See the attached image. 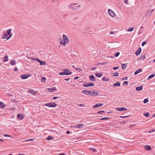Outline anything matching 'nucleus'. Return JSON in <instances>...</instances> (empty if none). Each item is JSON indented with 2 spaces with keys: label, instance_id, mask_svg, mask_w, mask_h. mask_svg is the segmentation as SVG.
I'll use <instances>...</instances> for the list:
<instances>
[{
  "label": "nucleus",
  "instance_id": "f257e3e1",
  "mask_svg": "<svg viewBox=\"0 0 155 155\" xmlns=\"http://www.w3.org/2000/svg\"><path fill=\"white\" fill-rule=\"evenodd\" d=\"M63 40H61L60 42L61 45H63V46H66V44L69 43V39L68 37L66 35H64L63 36Z\"/></svg>",
  "mask_w": 155,
  "mask_h": 155
},
{
  "label": "nucleus",
  "instance_id": "f03ea898",
  "mask_svg": "<svg viewBox=\"0 0 155 155\" xmlns=\"http://www.w3.org/2000/svg\"><path fill=\"white\" fill-rule=\"evenodd\" d=\"M68 8L71 10H78V8H80L81 7V5H78V3H71L68 6Z\"/></svg>",
  "mask_w": 155,
  "mask_h": 155
},
{
  "label": "nucleus",
  "instance_id": "7ed1b4c3",
  "mask_svg": "<svg viewBox=\"0 0 155 155\" xmlns=\"http://www.w3.org/2000/svg\"><path fill=\"white\" fill-rule=\"evenodd\" d=\"M45 105L49 107H55L57 106V104L54 102H51L45 104Z\"/></svg>",
  "mask_w": 155,
  "mask_h": 155
},
{
  "label": "nucleus",
  "instance_id": "20e7f679",
  "mask_svg": "<svg viewBox=\"0 0 155 155\" xmlns=\"http://www.w3.org/2000/svg\"><path fill=\"white\" fill-rule=\"evenodd\" d=\"M63 71H64L66 75H70L72 74V73L68 69H66L63 70Z\"/></svg>",
  "mask_w": 155,
  "mask_h": 155
},
{
  "label": "nucleus",
  "instance_id": "39448f33",
  "mask_svg": "<svg viewBox=\"0 0 155 155\" xmlns=\"http://www.w3.org/2000/svg\"><path fill=\"white\" fill-rule=\"evenodd\" d=\"M99 93L98 92L94 91H91L90 92V95L92 96H96L98 95Z\"/></svg>",
  "mask_w": 155,
  "mask_h": 155
},
{
  "label": "nucleus",
  "instance_id": "423d86ee",
  "mask_svg": "<svg viewBox=\"0 0 155 155\" xmlns=\"http://www.w3.org/2000/svg\"><path fill=\"white\" fill-rule=\"evenodd\" d=\"M108 13L109 15L112 17H114L115 16L114 13L111 9L108 10Z\"/></svg>",
  "mask_w": 155,
  "mask_h": 155
},
{
  "label": "nucleus",
  "instance_id": "0eeeda50",
  "mask_svg": "<svg viewBox=\"0 0 155 155\" xmlns=\"http://www.w3.org/2000/svg\"><path fill=\"white\" fill-rule=\"evenodd\" d=\"M83 126H84V124H78L77 125L72 126L71 127H73V128H80L81 127H83Z\"/></svg>",
  "mask_w": 155,
  "mask_h": 155
},
{
  "label": "nucleus",
  "instance_id": "6e6552de",
  "mask_svg": "<svg viewBox=\"0 0 155 155\" xmlns=\"http://www.w3.org/2000/svg\"><path fill=\"white\" fill-rule=\"evenodd\" d=\"M90 92L91 91L88 90H84L82 91L83 93L87 95H90Z\"/></svg>",
  "mask_w": 155,
  "mask_h": 155
},
{
  "label": "nucleus",
  "instance_id": "1a4fd4ad",
  "mask_svg": "<svg viewBox=\"0 0 155 155\" xmlns=\"http://www.w3.org/2000/svg\"><path fill=\"white\" fill-rule=\"evenodd\" d=\"M127 109L125 107H118L116 108V110L119 111H126Z\"/></svg>",
  "mask_w": 155,
  "mask_h": 155
},
{
  "label": "nucleus",
  "instance_id": "9d476101",
  "mask_svg": "<svg viewBox=\"0 0 155 155\" xmlns=\"http://www.w3.org/2000/svg\"><path fill=\"white\" fill-rule=\"evenodd\" d=\"M103 105L102 104H97L93 106V107L94 108H96L101 107Z\"/></svg>",
  "mask_w": 155,
  "mask_h": 155
},
{
  "label": "nucleus",
  "instance_id": "9b49d317",
  "mask_svg": "<svg viewBox=\"0 0 155 155\" xmlns=\"http://www.w3.org/2000/svg\"><path fill=\"white\" fill-rule=\"evenodd\" d=\"M17 118L20 120H22L24 118V116L22 114H18L17 115Z\"/></svg>",
  "mask_w": 155,
  "mask_h": 155
},
{
  "label": "nucleus",
  "instance_id": "f8f14e48",
  "mask_svg": "<svg viewBox=\"0 0 155 155\" xmlns=\"http://www.w3.org/2000/svg\"><path fill=\"white\" fill-rule=\"evenodd\" d=\"M141 48H139L137 51L135 52V54L136 55H139L141 53Z\"/></svg>",
  "mask_w": 155,
  "mask_h": 155
},
{
  "label": "nucleus",
  "instance_id": "ddd939ff",
  "mask_svg": "<svg viewBox=\"0 0 155 155\" xmlns=\"http://www.w3.org/2000/svg\"><path fill=\"white\" fill-rule=\"evenodd\" d=\"M55 90H56V89L55 88V87H53L51 88H48V91L50 92H53Z\"/></svg>",
  "mask_w": 155,
  "mask_h": 155
},
{
  "label": "nucleus",
  "instance_id": "4468645a",
  "mask_svg": "<svg viewBox=\"0 0 155 155\" xmlns=\"http://www.w3.org/2000/svg\"><path fill=\"white\" fill-rule=\"evenodd\" d=\"M144 147L145 149L148 150H150L151 149V147L149 145H145Z\"/></svg>",
  "mask_w": 155,
  "mask_h": 155
},
{
  "label": "nucleus",
  "instance_id": "2eb2a0df",
  "mask_svg": "<svg viewBox=\"0 0 155 155\" xmlns=\"http://www.w3.org/2000/svg\"><path fill=\"white\" fill-rule=\"evenodd\" d=\"M29 75H27L26 74H23L21 76V78L22 79H25L27 78L28 77Z\"/></svg>",
  "mask_w": 155,
  "mask_h": 155
},
{
  "label": "nucleus",
  "instance_id": "dca6fc26",
  "mask_svg": "<svg viewBox=\"0 0 155 155\" xmlns=\"http://www.w3.org/2000/svg\"><path fill=\"white\" fill-rule=\"evenodd\" d=\"M136 90L138 91H141L143 89V87L142 86H140L136 87Z\"/></svg>",
  "mask_w": 155,
  "mask_h": 155
},
{
  "label": "nucleus",
  "instance_id": "f3484780",
  "mask_svg": "<svg viewBox=\"0 0 155 155\" xmlns=\"http://www.w3.org/2000/svg\"><path fill=\"white\" fill-rule=\"evenodd\" d=\"M89 78L90 80L92 81H94L95 80V78L93 75H91Z\"/></svg>",
  "mask_w": 155,
  "mask_h": 155
},
{
  "label": "nucleus",
  "instance_id": "a211bd4d",
  "mask_svg": "<svg viewBox=\"0 0 155 155\" xmlns=\"http://www.w3.org/2000/svg\"><path fill=\"white\" fill-rule=\"evenodd\" d=\"M120 83L119 82H117L113 84V86H114V87L119 86H120Z\"/></svg>",
  "mask_w": 155,
  "mask_h": 155
},
{
  "label": "nucleus",
  "instance_id": "6ab92c4d",
  "mask_svg": "<svg viewBox=\"0 0 155 155\" xmlns=\"http://www.w3.org/2000/svg\"><path fill=\"white\" fill-rule=\"evenodd\" d=\"M30 93L33 95L37 93V91L33 90H30Z\"/></svg>",
  "mask_w": 155,
  "mask_h": 155
},
{
  "label": "nucleus",
  "instance_id": "aec40b11",
  "mask_svg": "<svg viewBox=\"0 0 155 155\" xmlns=\"http://www.w3.org/2000/svg\"><path fill=\"white\" fill-rule=\"evenodd\" d=\"M141 71H142V69L140 68V69L137 70H136L135 71L134 74H139V73H140Z\"/></svg>",
  "mask_w": 155,
  "mask_h": 155
},
{
  "label": "nucleus",
  "instance_id": "412c9836",
  "mask_svg": "<svg viewBox=\"0 0 155 155\" xmlns=\"http://www.w3.org/2000/svg\"><path fill=\"white\" fill-rule=\"evenodd\" d=\"M122 68L123 70H125L127 68V66L125 64H122L121 65Z\"/></svg>",
  "mask_w": 155,
  "mask_h": 155
},
{
  "label": "nucleus",
  "instance_id": "4be33fe9",
  "mask_svg": "<svg viewBox=\"0 0 155 155\" xmlns=\"http://www.w3.org/2000/svg\"><path fill=\"white\" fill-rule=\"evenodd\" d=\"M0 105L1 106V108H3L5 107V104L2 102H0Z\"/></svg>",
  "mask_w": 155,
  "mask_h": 155
},
{
  "label": "nucleus",
  "instance_id": "5701e85b",
  "mask_svg": "<svg viewBox=\"0 0 155 155\" xmlns=\"http://www.w3.org/2000/svg\"><path fill=\"white\" fill-rule=\"evenodd\" d=\"M10 64L12 65H14L16 64V61L15 60H12L10 62Z\"/></svg>",
  "mask_w": 155,
  "mask_h": 155
},
{
  "label": "nucleus",
  "instance_id": "b1692460",
  "mask_svg": "<svg viewBox=\"0 0 155 155\" xmlns=\"http://www.w3.org/2000/svg\"><path fill=\"white\" fill-rule=\"evenodd\" d=\"M95 75L98 77H101L102 76V74L101 73H96L95 74Z\"/></svg>",
  "mask_w": 155,
  "mask_h": 155
},
{
  "label": "nucleus",
  "instance_id": "393cba45",
  "mask_svg": "<svg viewBox=\"0 0 155 155\" xmlns=\"http://www.w3.org/2000/svg\"><path fill=\"white\" fill-rule=\"evenodd\" d=\"M8 35L6 33L3 34L2 35V37L3 39L6 38L8 36Z\"/></svg>",
  "mask_w": 155,
  "mask_h": 155
},
{
  "label": "nucleus",
  "instance_id": "a878e982",
  "mask_svg": "<svg viewBox=\"0 0 155 155\" xmlns=\"http://www.w3.org/2000/svg\"><path fill=\"white\" fill-rule=\"evenodd\" d=\"M154 76H155V74H151V75H150V76L148 77V78L147 79H148V80L150 79H151V78H153Z\"/></svg>",
  "mask_w": 155,
  "mask_h": 155
},
{
  "label": "nucleus",
  "instance_id": "bb28decb",
  "mask_svg": "<svg viewBox=\"0 0 155 155\" xmlns=\"http://www.w3.org/2000/svg\"><path fill=\"white\" fill-rule=\"evenodd\" d=\"M11 29H9L7 30V35H11Z\"/></svg>",
  "mask_w": 155,
  "mask_h": 155
},
{
  "label": "nucleus",
  "instance_id": "cd10ccee",
  "mask_svg": "<svg viewBox=\"0 0 155 155\" xmlns=\"http://www.w3.org/2000/svg\"><path fill=\"white\" fill-rule=\"evenodd\" d=\"M46 81V78L44 77H42L41 79V81L43 83H45Z\"/></svg>",
  "mask_w": 155,
  "mask_h": 155
},
{
  "label": "nucleus",
  "instance_id": "c85d7f7f",
  "mask_svg": "<svg viewBox=\"0 0 155 155\" xmlns=\"http://www.w3.org/2000/svg\"><path fill=\"white\" fill-rule=\"evenodd\" d=\"M89 150L90 151H93V152H95L96 151V149L94 148H89Z\"/></svg>",
  "mask_w": 155,
  "mask_h": 155
},
{
  "label": "nucleus",
  "instance_id": "c756f323",
  "mask_svg": "<svg viewBox=\"0 0 155 155\" xmlns=\"http://www.w3.org/2000/svg\"><path fill=\"white\" fill-rule=\"evenodd\" d=\"M40 64L41 65H45L46 64V62L45 61H41L40 63Z\"/></svg>",
  "mask_w": 155,
  "mask_h": 155
},
{
  "label": "nucleus",
  "instance_id": "7c9ffc66",
  "mask_svg": "<svg viewBox=\"0 0 155 155\" xmlns=\"http://www.w3.org/2000/svg\"><path fill=\"white\" fill-rule=\"evenodd\" d=\"M8 56H6V55L5 56L4 58H5V59H4L3 60V61L4 62L7 61H8Z\"/></svg>",
  "mask_w": 155,
  "mask_h": 155
},
{
  "label": "nucleus",
  "instance_id": "2f4dec72",
  "mask_svg": "<svg viewBox=\"0 0 155 155\" xmlns=\"http://www.w3.org/2000/svg\"><path fill=\"white\" fill-rule=\"evenodd\" d=\"M102 80L104 81H108L109 80V79L106 78L105 77H103L102 78Z\"/></svg>",
  "mask_w": 155,
  "mask_h": 155
},
{
  "label": "nucleus",
  "instance_id": "473e14b6",
  "mask_svg": "<svg viewBox=\"0 0 155 155\" xmlns=\"http://www.w3.org/2000/svg\"><path fill=\"white\" fill-rule=\"evenodd\" d=\"M144 115L145 116L147 117H148L150 115V114L149 112H147L146 113H145L144 114Z\"/></svg>",
  "mask_w": 155,
  "mask_h": 155
},
{
  "label": "nucleus",
  "instance_id": "72a5a7b5",
  "mask_svg": "<svg viewBox=\"0 0 155 155\" xmlns=\"http://www.w3.org/2000/svg\"><path fill=\"white\" fill-rule=\"evenodd\" d=\"M134 29V28L133 27H131L130 28H128V30H127V31H133Z\"/></svg>",
  "mask_w": 155,
  "mask_h": 155
},
{
  "label": "nucleus",
  "instance_id": "f704fd0d",
  "mask_svg": "<svg viewBox=\"0 0 155 155\" xmlns=\"http://www.w3.org/2000/svg\"><path fill=\"white\" fill-rule=\"evenodd\" d=\"M75 69L76 70L78 71L79 72H80L81 71H82V69L81 68H75Z\"/></svg>",
  "mask_w": 155,
  "mask_h": 155
},
{
  "label": "nucleus",
  "instance_id": "c9c22d12",
  "mask_svg": "<svg viewBox=\"0 0 155 155\" xmlns=\"http://www.w3.org/2000/svg\"><path fill=\"white\" fill-rule=\"evenodd\" d=\"M59 74L60 75H66V74L64 71H63L62 72H60L59 73Z\"/></svg>",
  "mask_w": 155,
  "mask_h": 155
},
{
  "label": "nucleus",
  "instance_id": "e433bc0d",
  "mask_svg": "<svg viewBox=\"0 0 155 155\" xmlns=\"http://www.w3.org/2000/svg\"><path fill=\"white\" fill-rule=\"evenodd\" d=\"M59 74L60 75H66V74L64 71H63L62 72H60L59 73Z\"/></svg>",
  "mask_w": 155,
  "mask_h": 155
},
{
  "label": "nucleus",
  "instance_id": "4c0bfd02",
  "mask_svg": "<svg viewBox=\"0 0 155 155\" xmlns=\"http://www.w3.org/2000/svg\"><path fill=\"white\" fill-rule=\"evenodd\" d=\"M52 139L53 138H52V137L51 136H48L46 138V140H50Z\"/></svg>",
  "mask_w": 155,
  "mask_h": 155
},
{
  "label": "nucleus",
  "instance_id": "58836bf2",
  "mask_svg": "<svg viewBox=\"0 0 155 155\" xmlns=\"http://www.w3.org/2000/svg\"><path fill=\"white\" fill-rule=\"evenodd\" d=\"M148 101L149 100L147 99V98L145 99H144V100L143 101V102L144 103H146L148 102Z\"/></svg>",
  "mask_w": 155,
  "mask_h": 155
},
{
  "label": "nucleus",
  "instance_id": "ea45409f",
  "mask_svg": "<svg viewBox=\"0 0 155 155\" xmlns=\"http://www.w3.org/2000/svg\"><path fill=\"white\" fill-rule=\"evenodd\" d=\"M123 84L125 85H128V82L127 81H124L123 82Z\"/></svg>",
  "mask_w": 155,
  "mask_h": 155
},
{
  "label": "nucleus",
  "instance_id": "a19ab883",
  "mask_svg": "<svg viewBox=\"0 0 155 155\" xmlns=\"http://www.w3.org/2000/svg\"><path fill=\"white\" fill-rule=\"evenodd\" d=\"M109 119V118L108 117H105L100 119V120H107Z\"/></svg>",
  "mask_w": 155,
  "mask_h": 155
},
{
  "label": "nucleus",
  "instance_id": "79ce46f5",
  "mask_svg": "<svg viewBox=\"0 0 155 155\" xmlns=\"http://www.w3.org/2000/svg\"><path fill=\"white\" fill-rule=\"evenodd\" d=\"M89 87L93 86L94 85V84L92 83H89Z\"/></svg>",
  "mask_w": 155,
  "mask_h": 155
},
{
  "label": "nucleus",
  "instance_id": "37998d69",
  "mask_svg": "<svg viewBox=\"0 0 155 155\" xmlns=\"http://www.w3.org/2000/svg\"><path fill=\"white\" fill-rule=\"evenodd\" d=\"M119 54H120V53L119 52H117L115 53V56L116 57H117V56H119Z\"/></svg>",
  "mask_w": 155,
  "mask_h": 155
},
{
  "label": "nucleus",
  "instance_id": "c03bdc74",
  "mask_svg": "<svg viewBox=\"0 0 155 155\" xmlns=\"http://www.w3.org/2000/svg\"><path fill=\"white\" fill-rule=\"evenodd\" d=\"M84 86L85 87H89V83H86V84H85L84 85Z\"/></svg>",
  "mask_w": 155,
  "mask_h": 155
},
{
  "label": "nucleus",
  "instance_id": "a18cd8bd",
  "mask_svg": "<svg viewBox=\"0 0 155 155\" xmlns=\"http://www.w3.org/2000/svg\"><path fill=\"white\" fill-rule=\"evenodd\" d=\"M105 113V111L104 110L99 111L97 112V113L99 114Z\"/></svg>",
  "mask_w": 155,
  "mask_h": 155
},
{
  "label": "nucleus",
  "instance_id": "49530a36",
  "mask_svg": "<svg viewBox=\"0 0 155 155\" xmlns=\"http://www.w3.org/2000/svg\"><path fill=\"white\" fill-rule=\"evenodd\" d=\"M147 43V42L146 41H143V42L142 43V45L143 46H144L145 45H146Z\"/></svg>",
  "mask_w": 155,
  "mask_h": 155
},
{
  "label": "nucleus",
  "instance_id": "de8ad7c7",
  "mask_svg": "<svg viewBox=\"0 0 155 155\" xmlns=\"http://www.w3.org/2000/svg\"><path fill=\"white\" fill-rule=\"evenodd\" d=\"M119 74L117 73H115L113 74V75L114 76H117Z\"/></svg>",
  "mask_w": 155,
  "mask_h": 155
},
{
  "label": "nucleus",
  "instance_id": "09e8293b",
  "mask_svg": "<svg viewBox=\"0 0 155 155\" xmlns=\"http://www.w3.org/2000/svg\"><path fill=\"white\" fill-rule=\"evenodd\" d=\"M32 59L33 60H36L38 62H39V63L41 61L39 59Z\"/></svg>",
  "mask_w": 155,
  "mask_h": 155
},
{
  "label": "nucleus",
  "instance_id": "8fccbe9b",
  "mask_svg": "<svg viewBox=\"0 0 155 155\" xmlns=\"http://www.w3.org/2000/svg\"><path fill=\"white\" fill-rule=\"evenodd\" d=\"M155 131V129H153L151 130H150L148 132V133H151Z\"/></svg>",
  "mask_w": 155,
  "mask_h": 155
},
{
  "label": "nucleus",
  "instance_id": "3c124183",
  "mask_svg": "<svg viewBox=\"0 0 155 155\" xmlns=\"http://www.w3.org/2000/svg\"><path fill=\"white\" fill-rule=\"evenodd\" d=\"M129 117V116H120V117L121 118H125L126 117Z\"/></svg>",
  "mask_w": 155,
  "mask_h": 155
},
{
  "label": "nucleus",
  "instance_id": "603ef678",
  "mask_svg": "<svg viewBox=\"0 0 155 155\" xmlns=\"http://www.w3.org/2000/svg\"><path fill=\"white\" fill-rule=\"evenodd\" d=\"M79 106V107H85L84 104H80Z\"/></svg>",
  "mask_w": 155,
  "mask_h": 155
},
{
  "label": "nucleus",
  "instance_id": "864d4df0",
  "mask_svg": "<svg viewBox=\"0 0 155 155\" xmlns=\"http://www.w3.org/2000/svg\"><path fill=\"white\" fill-rule=\"evenodd\" d=\"M119 68V67H114V68H113V69L114 70H116L117 69H118Z\"/></svg>",
  "mask_w": 155,
  "mask_h": 155
},
{
  "label": "nucleus",
  "instance_id": "5fc2aeb1",
  "mask_svg": "<svg viewBox=\"0 0 155 155\" xmlns=\"http://www.w3.org/2000/svg\"><path fill=\"white\" fill-rule=\"evenodd\" d=\"M8 37L6 38L7 40H8L11 37H12V35H8Z\"/></svg>",
  "mask_w": 155,
  "mask_h": 155
},
{
  "label": "nucleus",
  "instance_id": "6e6d98bb",
  "mask_svg": "<svg viewBox=\"0 0 155 155\" xmlns=\"http://www.w3.org/2000/svg\"><path fill=\"white\" fill-rule=\"evenodd\" d=\"M4 136L5 137H10L11 136L10 135H7V134H5L4 135Z\"/></svg>",
  "mask_w": 155,
  "mask_h": 155
},
{
  "label": "nucleus",
  "instance_id": "4d7b16f0",
  "mask_svg": "<svg viewBox=\"0 0 155 155\" xmlns=\"http://www.w3.org/2000/svg\"><path fill=\"white\" fill-rule=\"evenodd\" d=\"M115 32L114 31H111L110 33H109V35H111L113 34L114 33H115Z\"/></svg>",
  "mask_w": 155,
  "mask_h": 155
},
{
  "label": "nucleus",
  "instance_id": "13d9d810",
  "mask_svg": "<svg viewBox=\"0 0 155 155\" xmlns=\"http://www.w3.org/2000/svg\"><path fill=\"white\" fill-rule=\"evenodd\" d=\"M14 70L15 71H18V69L17 68H15Z\"/></svg>",
  "mask_w": 155,
  "mask_h": 155
},
{
  "label": "nucleus",
  "instance_id": "bf43d9fd",
  "mask_svg": "<svg viewBox=\"0 0 155 155\" xmlns=\"http://www.w3.org/2000/svg\"><path fill=\"white\" fill-rule=\"evenodd\" d=\"M128 1V0H124V2L126 4L127 3Z\"/></svg>",
  "mask_w": 155,
  "mask_h": 155
},
{
  "label": "nucleus",
  "instance_id": "052dcab7",
  "mask_svg": "<svg viewBox=\"0 0 155 155\" xmlns=\"http://www.w3.org/2000/svg\"><path fill=\"white\" fill-rule=\"evenodd\" d=\"M135 125L134 124L132 125H130V127H133Z\"/></svg>",
  "mask_w": 155,
  "mask_h": 155
},
{
  "label": "nucleus",
  "instance_id": "680f3d73",
  "mask_svg": "<svg viewBox=\"0 0 155 155\" xmlns=\"http://www.w3.org/2000/svg\"><path fill=\"white\" fill-rule=\"evenodd\" d=\"M105 64V62H103V63H100L99 64Z\"/></svg>",
  "mask_w": 155,
  "mask_h": 155
},
{
  "label": "nucleus",
  "instance_id": "e2e57ef3",
  "mask_svg": "<svg viewBox=\"0 0 155 155\" xmlns=\"http://www.w3.org/2000/svg\"><path fill=\"white\" fill-rule=\"evenodd\" d=\"M96 69V67H94L92 69V70L93 71L95 70Z\"/></svg>",
  "mask_w": 155,
  "mask_h": 155
},
{
  "label": "nucleus",
  "instance_id": "0e129e2a",
  "mask_svg": "<svg viewBox=\"0 0 155 155\" xmlns=\"http://www.w3.org/2000/svg\"><path fill=\"white\" fill-rule=\"evenodd\" d=\"M57 98H58V97H54L53 98V100H55V99H57Z\"/></svg>",
  "mask_w": 155,
  "mask_h": 155
},
{
  "label": "nucleus",
  "instance_id": "69168bd1",
  "mask_svg": "<svg viewBox=\"0 0 155 155\" xmlns=\"http://www.w3.org/2000/svg\"><path fill=\"white\" fill-rule=\"evenodd\" d=\"M79 78V77H75L74 78V80H75V79H77L78 78Z\"/></svg>",
  "mask_w": 155,
  "mask_h": 155
},
{
  "label": "nucleus",
  "instance_id": "338daca9",
  "mask_svg": "<svg viewBox=\"0 0 155 155\" xmlns=\"http://www.w3.org/2000/svg\"><path fill=\"white\" fill-rule=\"evenodd\" d=\"M70 78H68V79H64V80H65L66 81H69V80H70Z\"/></svg>",
  "mask_w": 155,
  "mask_h": 155
},
{
  "label": "nucleus",
  "instance_id": "774afa93",
  "mask_svg": "<svg viewBox=\"0 0 155 155\" xmlns=\"http://www.w3.org/2000/svg\"><path fill=\"white\" fill-rule=\"evenodd\" d=\"M124 78V79H123V80H127V77H125Z\"/></svg>",
  "mask_w": 155,
  "mask_h": 155
}]
</instances>
